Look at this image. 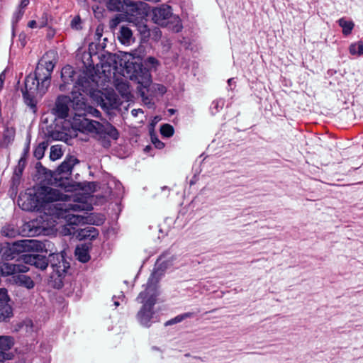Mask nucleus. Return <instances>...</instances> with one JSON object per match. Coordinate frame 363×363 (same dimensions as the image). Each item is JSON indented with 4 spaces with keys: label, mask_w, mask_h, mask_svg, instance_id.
I'll use <instances>...</instances> for the list:
<instances>
[{
    "label": "nucleus",
    "mask_w": 363,
    "mask_h": 363,
    "mask_svg": "<svg viewBox=\"0 0 363 363\" xmlns=\"http://www.w3.org/2000/svg\"><path fill=\"white\" fill-rule=\"evenodd\" d=\"M77 72L70 65L65 66L61 71V77L65 84L60 86V89L64 91L65 84H69L75 81Z\"/></svg>",
    "instance_id": "obj_15"
},
{
    "label": "nucleus",
    "mask_w": 363,
    "mask_h": 363,
    "mask_svg": "<svg viewBox=\"0 0 363 363\" xmlns=\"http://www.w3.org/2000/svg\"><path fill=\"white\" fill-rule=\"evenodd\" d=\"M100 105H101V106L103 108H104V109H105V108H107V106H106V104L104 102V100H103V99H101V102Z\"/></svg>",
    "instance_id": "obj_47"
},
{
    "label": "nucleus",
    "mask_w": 363,
    "mask_h": 363,
    "mask_svg": "<svg viewBox=\"0 0 363 363\" xmlns=\"http://www.w3.org/2000/svg\"><path fill=\"white\" fill-rule=\"evenodd\" d=\"M75 255L78 259L84 263L88 262L90 259L87 247L84 245L77 247L75 250Z\"/></svg>",
    "instance_id": "obj_22"
},
{
    "label": "nucleus",
    "mask_w": 363,
    "mask_h": 363,
    "mask_svg": "<svg viewBox=\"0 0 363 363\" xmlns=\"http://www.w3.org/2000/svg\"><path fill=\"white\" fill-rule=\"evenodd\" d=\"M13 345L12 337L8 336H0V354L4 357V362L11 358L10 354L6 353Z\"/></svg>",
    "instance_id": "obj_16"
},
{
    "label": "nucleus",
    "mask_w": 363,
    "mask_h": 363,
    "mask_svg": "<svg viewBox=\"0 0 363 363\" xmlns=\"http://www.w3.org/2000/svg\"><path fill=\"white\" fill-rule=\"evenodd\" d=\"M18 42L21 48L25 47L27 43V36L24 33H21L18 35Z\"/></svg>",
    "instance_id": "obj_35"
},
{
    "label": "nucleus",
    "mask_w": 363,
    "mask_h": 363,
    "mask_svg": "<svg viewBox=\"0 0 363 363\" xmlns=\"http://www.w3.org/2000/svg\"><path fill=\"white\" fill-rule=\"evenodd\" d=\"M235 79L230 78L228 80V85L230 89L233 90L234 89L233 86H235Z\"/></svg>",
    "instance_id": "obj_40"
},
{
    "label": "nucleus",
    "mask_w": 363,
    "mask_h": 363,
    "mask_svg": "<svg viewBox=\"0 0 363 363\" xmlns=\"http://www.w3.org/2000/svg\"><path fill=\"white\" fill-rule=\"evenodd\" d=\"M338 25L342 28V34L345 36L349 35L354 27V23L352 21L347 20L345 18H341L338 20Z\"/></svg>",
    "instance_id": "obj_19"
},
{
    "label": "nucleus",
    "mask_w": 363,
    "mask_h": 363,
    "mask_svg": "<svg viewBox=\"0 0 363 363\" xmlns=\"http://www.w3.org/2000/svg\"><path fill=\"white\" fill-rule=\"evenodd\" d=\"M30 196H20L18 200V206L24 211H31L38 205L43 206L45 204L54 201H62L67 203L70 201L71 196L65 194L59 189L51 186H41L37 189L35 192L36 203H26Z\"/></svg>",
    "instance_id": "obj_4"
},
{
    "label": "nucleus",
    "mask_w": 363,
    "mask_h": 363,
    "mask_svg": "<svg viewBox=\"0 0 363 363\" xmlns=\"http://www.w3.org/2000/svg\"><path fill=\"white\" fill-rule=\"evenodd\" d=\"M193 316H194V313L191 312L184 313L177 315L174 318L169 320L168 321H167L165 323L164 325L166 326H168V325L177 324V323H181L182 321H183L184 320H185L186 318H192Z\"/></svg>",
    "instance_id": "obj_25"
},
{
    "label": "nucleus",
    "mask_w": 363,
    "mask_h": 363,
    "mask_svg": "<svg viewBox=\"0 0 363 363\" xmlns=\"http://www.w3.org/2000/svg\"><path fill=\"white\" fill-rule=\"evenodd\" d=\"M55 208L56 216L65 219L70 225H77L88 222L86 217L74 213L84 210V204L81 203H59Z\"/></svg>",
    "instance_id": "obj_7"
},
{
    "label": "nucleus",
    "mask_w": 363,
    "mask_h": 363,
    "mask_svg": "<svg viewBox=\"0 0 363 363\" xmlns=\"http://www.w3.org/2000/svg\"><path fill=\"white\" fill-rule=\"evenodd\" d=\"M62 156V149L59 145H53L50 148V158L55 161L60 159Z\"/></svg>",
    "instance_id": "obj_27"
},
{
    "label": "nucleus",
    "mask_w": 363,
    "mask_h": 363,
    "mask_svg": "<svg viewBox=\"0 0 363 363\" xmlns=\"http://www.w3.org/2000/svg\"><path fill=\"white\" fill-rule=\"evenodd\" d=\"M23 260L24 264L33 265L40 270L45 269L50 263V259L48 260L45 255L39 254L25 255Z\"/></svg>",
    "instance_id": "obj_11"
},
{
    "label": "nucleus",
    "mask_w": 363,
    "mask_h": 363,
    "mask_svg": "<svg viewBox=\"0 0 363 363\" xmlns=\"http://www.w3.org/2000/svg\"><path fill=\"white\" fill-rule=\"evenodd\" d=\"M14 137V130L13 129L6 128L4 133V142L9 143L11 140L13 139Z\"/></svg>",
    "instance_id": "obj_32"
},
{
    "label": "nucleus",
    "mask_w": 363,
    "mask_h": 363,
    "mask_svg": "<svg viewBox=\"0 0 363 363\" xmlns=\"http://www.w3.org/2000/svg\"><path fill=\"white\" fill-rule=\"evenodd\" d=\"M120 18L118 17H116L113 19H111L110 23V26L111 28H116L120 23Z\"/></svg>",
    "instance_id": "obj_37"
},
{
    "label": "nucleus",
    "mask_w": 363,
    "mask_h": 363,
    "mask_svg": "<svg viewBox=\"0 0 363 363\" xmlns=\"http://www.w3.org/2000/svg\"><path fill=\"white\" fill-rule=\"evenodd\" d=\"M70 26L72 29L79 30L82 29V21L79 16H74L70 23Z\"/></svg>",
    "instance_id": "obj_30"
},
{
    "label": "nucleus",
    "mask_w": 363,
    "mask_h": 363,
    "mask_svg": "<svg viewBox=\"0 0 363 363\" xmlns=\"http://www.w3.org/2000/svg\"><path fill=\"white\" fill-rule=\"evenodd\" d=\"M13 245L18 252L40 251L44 247L43 243L36 240H21L14 242Z\"/></svg>",
    "instance_id": "obj_12"
},
{
    "label": "nucleus",
    "mask_w": 363,
    "mask_h": 363,
    "mask_svg": "<svg viewBox=\"0 0 363 363\" xmlns=\"http://www.w3.org/2000/svg\"><path fill=\"white\" fill-rule=\"evenodd\" d=\"M142 96L144 95V92L141 91Z\"/></svg>",
    "instance_id": "obj_53"
},
{
    "label": "nucleus",
    "mask_w": 363,
    "mask_h": 363,
    "mask_svg": "<svg viewBox=\"0 0 363 363\" xmlns=\"http://www.w3.org/2000/svg\"><path fill=\"white\" fill-rule=\"evenodd\" d=\"M162 258H160V259L157 260V262H162Z\"/></svg>",
    "instance_id": "obj_51"
},
{
    "label": "nucleus",
    "mask_w": 363,
    "mask_h": 363,
    "mask_svg": "<svg viewBox=\"0 0 363 363\" xmlns=\"http://www.w3.org/2000/svg\"><path fill=\"white\" fill-rule=\"evenodd\" d=\"M114 305H115L116 306H119V302H118V301H115V302H114Z\"/></svg>",
    "instance_id": "obj_49"
},
{
    "label": "nucleus",
    "mask_w": 363,
    "mask_h": 363,
    "mask_svg": "<svg viewBox=\"0 0 363 363\" xmlns=\"http://www.w3.org/2000/svg\"><path fill=\"white\" fill-rule=\"evenodd\" d=\"M48 141H43L36 146L33 152V155L37 160H40L44 157L45 151L48 147Z\"/></svg>",
    "instance_id": "obj_24"
},
{
    "label": "nucleus",
    "mask_w": 363,
    "mask_h": 363,
    "mask_svg": "<svg viewBox=\"0 0 363 363\" xmlns=\"http://www.w3.org/2000/svg\"><path fill=\"white\" fill-rule=\"evenodd\" d=\"M9 297L7 294V290L6 289H0V304L8 303Z\"/></svg>",
    "instance_id": "obj_34"
},
{
    "label": "nucleus",
    "mask_w": 363,
    "mask_h": 363,
    "mask_svg": "<svg viewBox=\"0 0 363 363\" xmlns=\"http://www.w3.org/2000/svg\"><path fill=\"white\" fill-rule=\"evenodd\" d=\"M101 31H102V30H100L99 28H97V29L96 30V35L97 36V40H99L100 38L101 37V35H102Z\"/></svg>",
    "instance_id": "obj_45"
},
{
    "label": "nucleus",
    "mask_w": 363,
    "mask_h": 363,
    "mask_svg": "<svg viewBox=\"0 0 363 363\" xmlns=\"http://www.w3.org/2000/svg\"><path fill=\"white\" fill-rule=\"evenodd\" d=\"M121 88H124L125 91H126V85L125 84H123L121 85Z\"/></svg>",
    "instance_id": "obj_48"
},
{
    "label": "nucleus",
    "mask_w": 363,
    "mask_h": 363,
    "mask_svg": "<svg viewBox=\"0 0 363 363\" xmlns=\"http://www.w3.org/2000/svg\"><path fill=\"white\" fill-rule=\"evenodd\" d=\"M106 6L108 10L113 11H119L129 8L128 10L133 13L129 17V21L135 24L140 33L145 35L148 33L145 24V18L150 10L147 4L133 0H108Z\"/></svg>",
    "instance_id": "obj_3"
},
{
    "label": "nucleus",
    "mask_w": 363,
    "mask_h": 363,
    "mask_svg": "<svg viewBox=\"0 0 363 363\" xmlns=\"http://www.w3.org/2000/svg\"><path fill=\"white\" fill-rule=\"evenodd\" d=\"M74 127L82 132L95 133L101 136L108 135L114 140L118 139L119 135L117 129L106 120L104 123H100L79 116L74 118Z\"/></svg>",
    "instance_id": "obj_5"
},
{
    "label": "nucleus",
    "mask_w": 363,
    "mask_h": 363,
    "mask_svg": "<svg viewBox=\"0 0 363 363\" xmlns=\"http://www.w3.org/2000/svg\"><path fill=\"white\" fill-rule=\"evenodd\" d=\"M98 235L97 230L93 226H87L84 229H81L79 233V236L81 239L88 238L93 240Z\"/></svg>",
    "instance_id": "obj_20"
},
{
    "label": "nucleus",
    "mask_w": 363,
    "mask_h": 363,
    "mask_svg": "<svg viewBox=\"0 0 363 363\" xmlns=\"http://www.w3.org/2000/svg\"><path fill=\"white\" fill-rule=\"evenodd\" d=\"M29 0H21L18 9L24 10V9L29 4Z\"/></svg>",
    "instance_id": "obj_38"
},
{
    "label": "nucleus",
    "mask_w": 363,
    "mask_h": 363,
    "mask_svg": "<svg viewBox=\"0 0 363 363\" xmlns=\"http://www.w3.org/2000/svg\"><path fill=\"white\" fill-rule=\"evenodd\" d=\"M24 14V10H22L21 9H17V10L14 12L13 16V24L16 23L18 22L20 19L23 17Z\"/></svg>",
    "instance_id": "obj_33"
},
{
    "label": "nucleus",
    "mask_w": 363,
    "mask_h": 363,
    "mask_svg": "<svg viewBox=\"0 0 363 363\" xmlns=\"http://www.w3.org/2000/svg\"><path fill=\"white\" fill-rule=\"evenodd\" d=\"M157 89L159 92L162 94H164L166 92V88L165 86L162 85L157 84Z\"/></svg>",
    "instance_id": "obj_44"
},
{
    "label": "nucleus",
    "mask_w": 363,
    "mask_h": 363,
    "mask_svg": "<svg viewBox=\"0 0 363 363\" xmlns=\"http://www.w3.org/2000/svg\"><path fill=\"white\" fill-rule=\"evenodd\" d=\"M135 78L141 87L146 89L151 84V75L147 70L142 71L141 75H136Z\"/></svg>",
    "instance_id": "obj_21"
},
{
    "label": "nucleus",
    "mask_w": 363,
    "mask_h": 363,
    "mask_svg": "<svg viewBox=\"0 0 363 363\" xmlns=\"http://www.w3.org/2000/svg\"><path fill=\"white\" fill-rule=\"evenodd\" d=\"M349 50L350 53L352 55H363V43L362 41H359L357 43H352L349 48Z\"/></svg>",
    "instance_id": "obj_26"
},
{
    "label": "nucleus",
    "mask_w": 363,
    "mask_h": 363,
    "mask_svg": "<svg viewBox=\"0 0 363 363\" xmlns=\"http://www.w3.org/2000/svg\"><path fill=\"white\" fill-rule=\"evenodd\" d=\"M50 264V267L58 277L63 276L69 268V263L60 254H51Z\"/></svg>",
    "instance_id": "obj_10"
},
{
    "label": "nucleus",
    "mask_w": 363,
    "mask_h": 363,
    "mask_svg": "<svg viewBox=\"0 0 363 363\" xmlns=\"http://www.w3.org/2000/svg\"><path fill=\"white\" fill-rule=\"evenodd\" d=\"M152 20L161 26L167 27L174 33L182 30L183 26L180 18L173 15L171 7L163 5L152 10Z\"/></svg>",
    "instance_id": "obj_8"
},
{
    "label": "nucleus",
    "mask_w": 363,
    "mask_h": 363,
    "mask_svg": "<svg viewBox=\"0 0 363 363\" xmlns=\"http://www.w3.org/2000/svg\"><path fill=\"white\" fill-rule=\"evenodd\" d=\"M118 38L122 44L129 45L133 42V32L128 27L123 26L121 27Z\"/></svg>",
    "instance_id": "obj_18"
},
{
    "label": "nucleus",
    "mask_w": 363,
    "mask_h": 363,
    "mask_svg": "<svg viewBox=\"0 0 363 363\" xmlns=\"http://www.w3.org/2000/svg\"><path fill=\"white\" fill-rule=\"evenodd\" d=\"M80 99V96H74L72 101L69 97L66 96H60L57 98L55 104V112L58 117L65 118L68 116L69 104L72 103V106L75 105L77 100Z\"/></svg>",
    "instance_id": "obj_9"
},
{
    "label": "nucleus",
    "mask_w": 363,
    "mask_h": 363,
    "mask_svg": "<svg viewBox=\"0 0 363 363\" xmlns=\"http://www.w3.org/2000/svg\"><path fill=\"white\" fill-rule=\"evenodd\" d=\"M174 132V130L173 126L168 123L163 124L160 128L161 134L166 138H169L172 136Z\"/></svg>",
    "instance_id": "obj_29"
},
{
    "label": "nucleus",
    "mask_w": 363,
    "mask_h": 363,
    "mask_svg": "<svg viewBox=\"0 0 363 363\" xmlns=\"http://www.w3.org/2000/svg\"><path fill=\"white\" fill-rule=\"evenodd\" d=\"M145 65L150 68H156L159 62L154 57H149L145 60Z\"/></svg>",
    "instance_id": "obj_31"
},
{
    "label": "nucleus",
    "mask_w": 363,
    "mask_h": 363,
    "mask_svg": "<svg viewBox=\"0 0 363 363\" xmlns=\"http://www.w3.org/2000/svg\"><path fill=\"white\" fill-rule=\"evenodd\" d=\"M225 101L222 99H216L213 101L211 105L210 109L212 114H215L223 108Z\"/></svg>",
    "instance_id": "obj_28"
},
{
    "label": "nucleus",
    "mask_w": 363,
    "mask_h": 363,
    "mask_svg": "<svg viewBox=\"0 0 363 363\" xmlns=\"http://www.w3.org/2000/svg\"><path fill=\"white\" fill-rule=\"evenodd\" d=\"M55 35V30L52 29V28H49L47 33V37L48 38H52L54 35Z\"/></svg>",
    "instance_id": "obj_39"
},
{
    "label": "nucleus",
    "mask_w": 363,
    "mask_h": 363,
    "mask_svg": "<svg viewBox=\"0 0 363 363\" xmlns=\"http://www.w3.org/2000/svg\"><path fill=\"white\" fill-rule=\"evenodd\" d=\"M54 67L55 62L50 59L48 52L39 60L34 74H30L26 77L23 96L25 104L33 113L37 110L38 99L46 93L50 85Z\"/></svg>",
    "instance_id": "obj_1"
},
{
    "label": "nucleus",
    "mask_w": 363,
    "mask_h": 363,
    "mask_svg": "<svg viewBox=\"0 0 363 363\" xmlns=\"http://www.w3.org/2000/svg\"><path fill=\"white\" fill-rule=\"evenodd\" d=\"M28 270L29 268L24 264L0 262V276L11 275L16 284L27 289H31L35 286V283L29 276L24 274Z\"/></svg>",
    "instance_id": "obj_6"
},
{
    "label": "nucleus",
    "mask_w": 363,
    "mask_h": 363,
    "mask_svg": "<svg viewBox=\"0 0 363 363\" xmlns=\"http://www.w3.org/2000/svg\"><path fill=\"white\" fill-rule=\"evenodd\" d=\"M28 26L30 28H37V22L34 20H32L28 22Z\"/></svg>",
    "instance_id": "obj_42"
},
{
    "label": "nucleus",
    "mask_w": 363,
    "mask_h": 363,
    "mask_svg": "<svg viewBox=\"0 0 363 363\" xmlns=\"http://www.w3.org/2000/svg\"><path fill=\"white\" fill-rule=\"evenodd\" d=\"M29 147H30V141H28L26 144V146L24 149V154L26 155L28 154V151H29Z\"/></svg>",
    "instance_id": "obj_46"
},
{
    "label": "nucleus",
    "mask_w": 363,
    "mask_h": 363,
    "mask_svg": "<svg viewBox=\"0 0 363 363\" xmlns=\"http://www.w3.org/2000/svg\"><path fill=\"white\" fill-rule=\"evenodd\" d=\"M13 316V310L8 303L0 304V321H6Z\"/></svg>",
    "instance_id": "obj_23"
},
{
    "label": "nucleus",
    "mask_w": 363,
    "mask_h": 363,
    "mask_svg": "<svg viewBox=\"0 0 363 363\" xmlns=\"http://www.w3.org/2000/svg\"><path fill=\"white\" fill-rule=\"evenodd\" d=\"M4 79H5V74H4V72H2L0 74V89L2 88V86L4 85Z\"/></svg>",
    "instance_id": "obj_43"
},
{
    "label": "nucleus",
    "mask_w": 363,
    "mask_h": 363,
    "mask_svg": "<svg viewBox=\"0 0 363 363\" xmlns=\"http://www.w3.org/2000/svg\"><path fill=\"white\" fill-rule=\"evenodd\" d=\"M30 225L28 223H25L23 225V229L20 230L18 228H16L13 224H9L3 227L1 230V233L9 238H14L18 235H23V236L26 235H29L31 233V230H29L28 233H26V229L29 228Z\"/></svg>",
    "instance_id": "obj_14"
},
{
    "label": "nucleus",
    "mask_w": 363,
    "mask_h": 363,
    "mask_svg": "<svg viewBox=\"0 0 363 363\" xmlns=\"http://www.w3.org/2000/svg\"><path fill=\"white\" fill-rule=\"evenodd\" d=\"M28 323L29 325H32V323H31L30 320H29Z\"/></svg>",
    "instance_id": "obj_52"
},
{
    "label": "nucleus",
    "mask_w": 363,
    "mask_h": 363,
    "mask_svg": "<svg viewBox=\"0 0 363 363\" xmlns=\"http://www.w3.org/2000/svg\"><path fill=\"white\" fill-rule=\"evenodd\" d=\"M79 96H80V99L77 100L75 105L74 104V108L77 111L84 110V113L82 114V113H76L75 116L73 118V121L74 120L75 118H77L79 116L85 117L86 118H89L87 117L88 116L95 117L97 118H100L101 116L100 111L99 110H97L96 108L91 107V106L86 107V104L84 101V98L82 96V94H79ZM72 124L74 125V121L72 122Z\"/></svg>",
    "instance_id": "obj_13"
},
{
    "label": "nucleus",
    "mask_w": 363,
    "mask_h": 363,
    "mask_svg": "<svg viewBox=\"0 0 363 363\" xmlns=\"http://www.w3.org/2000/svg\"><path fill=\"white\" fill-rule=\"evenodd\" d=\"M131 113L132 115L134 116V117H136L138 116L139 113H143V111L142 109L140 108H138V109H133L132 111H131Z\"/></svg>",
    "instance_id": "obj_41"
},
{
    "label": "nucleus",
    "mask_w": 363,
    "mask_h": 363,
    "mask_svg": "<svg viewBox=\"0 0 363 363\" xmlns=\"http://www.w3.org/2000/svg\"><path fill=\"white\" fill-rule=\"evenodd\" d=\"M152 142L154 144L155 147L157 149H162L164 147V143L160 141L157 138L152 137Z\"/></svg>",
    "instance_id": "obj_36"
},
{
    "label": "nucleus",
    "mask_w": 363,
    "mask_h": 363,
    "mask_svg": "<svg viewBox=\"0 0 363 363\" xmlns=\"http://www.w3.org/2000/svg\"><path fill=\"white\" fill-rule=\"evenodd\" d=\"M162 275V272L158 269L155 270L148 279L145 290L140 292L137 298V300L143 304L137 314V318L143 326L150 327L152 323L158 320L157 317L154 316L153 307L159 295L157 283Z\"/></svg>",
    "instance_id": "obj_2"
},
{
    "label": "nucleus",
    "mask_w": 363,
    "mask_h": 363,
    "mask_svg": "<svg viewBox=\"0 0 363 363\" xmlns=\"http://www.w3.org/2000/svg\"><path fill=\"white\" fill-rule=\"evenodd\" d=\"M164 189H167V186H163L162 187V190H164Z\"/></svg>",
    "instance_id": "obj_50"
},
{
    "label": "nucleus",
    "mask_w": 363,
    "mask_h": 363,
    "mask_svg": "<svg viewBox=\"0 0 363 363\" xmlns=\"http://www.w3.org/2000/svg\"><path fill=\"white\" fill-rule=\"evenodd\" d=\"M79 163V160L74 156L67 157L59 167L58 172L62 174H70L74 166Z\"/></svg>",
    "instance_id": "obj_17"
}]
</instances>
